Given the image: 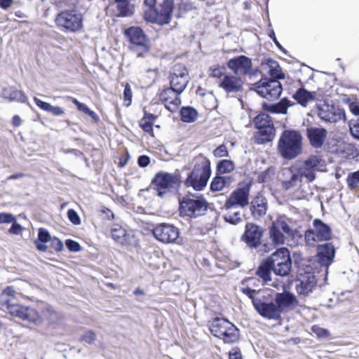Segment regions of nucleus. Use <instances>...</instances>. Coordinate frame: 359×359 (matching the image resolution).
Returning <instances> with one entry per match:
<instances>
[{
	"mask_svg": "<svg viewBox=\"0 0 359 359\" xmlns=\"http://www.w3.org/2000/svg\"><path fill=\"white\" fill-rule=\"evenodd\" d=\"M55 23L62 30L76 32L83 27V18L81 14L76 11L66 10L57 15Z\"/></svg>",
	"mask_w": 359,
	"mask_h": 359,
	"instance_id": "nucleus-9",
	"label": "nucleus"
},
{
	"mask_svg": "<svg viewBox=\"0 0 359 359\" xmlns=\"http://www.w3.org/2000/svg\"><path fill=\"white\" fill-rule=\"evenodd\" d=\"M253 123L258 131L255 134V139L258 144L271 142L275 137L276 129L271 116L266 113L257 115Z\"/></svg>",
	"mask_w": 359,
	"mask_h": 359,
	"instance_id": "nucleus-7",
	"label": "nucleus"
},
{
	"mask_svg": "<svg viewBox=\"0 0 359 359\" xmlns=\"http://www.w3.org/2000/svg\"><path fill=\"white\" fill-rule=\"evenodd\" d=\"M271 264L273 273L280 277H287L292 270V261L290 252L287 248L276 250L267 257Z\"/></svg>",
	"mask_w": 359,
	"mask_h": 359,
	"instance_id": "nucleus-6",
	"label": "nucleus"
},
{
	"mask_svg": "<svg viewBox=\"0 0 359 359\" xmlns=\"http://www.w3.org/2000/svg\"><path fill=\"white\" fill-rule=\"evenodd\" d=\"M123 97L125 102H128V103H125V105L128 107L130 105L132 102V90L129 84H126L123 90Z\"/></svg>",
	"mask_w": 359,
	"mask_h": 359,
	"instance_id": "nucleus-54",
	"label": "nucleus"
},
{
	"mask_svg": "<svg viewBox=\"0 0 359 359\" xmlns=\"http://www.w3.org/2000/svg\"><path fill=\"white\" fill-rule=\"evenodd\" d=\"M229 212L224 215L225 222L236 225L242 221L240 211H233V209H228Z\"/></svg>",
	"mask_w": 359,
	"mask_h": 359,
	"instance_id": "nucleus-41",
	"label": "nucleus"
},
{
	"mask_svg": "<svg viewBox=\"0 0 359 359\" xmlns=\"http://www.w3.org/2000/svg\"><path fill=\"white\" fill-rule=\"evenodd\" d=\"M4 304L12 316L34 324L41 323L40 316L35 309L11 303V299H6Z\"/></svg>",
	"mask_w": 359,
	"mask_h": 359,
	"instance_id": "nucleus-15",
	"label": "nucleus"
},
{
	"mask_svg": "<svg viewBox=\"0 0 359 359\" xmlns=\"http://www.w3.org/2000/svg\"><path fill=\"white\" fill-rule=\"evenodd\" d=\"M251 184H239L238 188L233 191L226 199L224 207L233 209L236 207L244 208L249 204V196Z\"/></svg>",
	"mask_w": 359,
	"mask_h": 359,
	"instance_id": "nucleus-13",
	"label": "nucleus"
},
{
	"mask_svg": "<svg viewBox=\"0 0 359 359\" xmlns=\"http://www.w3.org/2000/svg\"><path fill=\"white\" fill-rule=\"evenodd\" d=\"M50 239L51 236L48 230L43 228L39 229L36 241H41L42 243H48Z\"/></svg>",
	"mask_w": 359,
	"mask_h": 359,
	"instance_id": "nucleus-47",
	"label": "nucleus"
},
{
	"mask_svg": "<svg viewBox=\"0 0 359 359\" xmlns=\"http://www.w3.org/2000/svg\"><path fill=\"white\" fill-rule=\"evenodd\" d=\"M1 95L3 97L8 99L9 101H16L21 103H26L27 101L24 93L13 87L4 88Z\"/></svg>",
	"mask_w": 359,
	"mask_h": 359,
	"instance_id": "nucleus-35",
	"label": "nucleus"
},
{
	"mask_svg": "<svg viewBox=\"0 0 359 359\" xmlns=\"http://www.w3.org/2000/svg\"><path fill=\"white\" fill-rule=\"evenodd\" d=\"M15 294V291L14 290L13 287H11V286L6 287L2 292L1 298H2L3 304L5 305L4 301L6 299H11L12 302L13 301L12 298L14 297Z\"/></svg>",
	"mask_w": 359,
	"mask_h": 359,
	"instance_id": "nucleus-50",
	"label": "nucleus"
},
{
	"mask_svg": "<svg viewBox=\"0 0 359 359\" xmlns=\"http://www.w3.org/2000/svg\"><path fill=\"white\" fill-rule=\"evenodd\" d=\"M229 180L227 177H223L217 173V175L213 177L211 181L210 189L212 192L221 191L229 183Z\"/></svg>",
	"mask_w": 359,
	"mask_h": 359,
	"instance_id": "nucleus-38",
	"label": "nucleus"
},
{
	"mask_svg": "<svg viewBox=\"0 0 359 359\" xmlns=\"http://www.w3.org/2000/svg\"><path fill=\"white\" fill-rule=\"evenodd\" d=\"M178 91L172 88H165L159 95L160 100L165 107L170 112H175L181 104L180 95Z\"/></svg>",
	"mask_w": 359,
	"mask_h": 359,
	"instance_id": "nucleus-22",
	"label": "nucleus"
},
{
	"mask_svg": "<svg viewBox=\"0 0 359 359\" xmlns=\"http://www.w3.org/2000/svg\"><path fill=\"white\" fill-rule=\"evenodd\" d=\"M346 183L348 187L352 191H355L359 187V170L348 174Z\"/></svg>",
	"mask_w": 359,
	"mask_h": 359,
	"instance_id": "nucleus-40",
	"label": "nucleus"
},
{
	"mask_svg": "<svg viewBox=\"0 0 359 359\" xmlns=\"http://www.w3.org/2000/svg\"><path fill=\"white\" fill-rule=\"evenodd\" d=\"M15 217L9 212H0V223L1 224H11L15 222Z\"/></svg>",
	"mask_w": 359,
	"mask_h": 359,
	"instance_id": "nucleus-52",
	"label": "nucleus"
},
{
	"mask_svg": "<svg viewBox=\"0 0 359 359\" xmlns=\"http://www.w3.org/2000/svg\"><path fill=\"white\" fill-rule=\"evenodd\" d=\"M235 168L234 163L231 160L224 159L217 165V173L224 175L232 172Z\"/></svg>",
	"mask_w": 359,
	"mask_h": 359,
	"instance_id": "nucleus-39",
	"label": "nucleus"
},
{
	"mask_svg": "<svg viewBox=\"0 0 359 359\" xmlns=\"http://www.w3.org/2000/svg\"><path fill=\"white\" fill-rule=\"evenodd\" d=\"M229 359H243L241 349L237 347H233L229 353Z\"/></svg>",
	"mask_w": 359,
	"mask_h": 359,
	"instance_id": "nucleus-60",
	"label": "nucleus"
},
{
	"mask_svg": "<svg viewBox=\"0 0 359 359\" xmlns=\"http://www.w3.org/2000/svg\"><path fill=\"white\" fill-rule=\"evenodd\" d=\"M285 234L290 236L292 230L285 219L281 217L274 220L269 227V237L272 243L276 245L285 243Z\"/></svg>",
	"mask_w": 359,
	"mask_h": 359,
	"instance_id": "nucleus-18",
	"label": "nucleus"
},
{
	"mask_svg": "<svg viewBox=\"0 0 359 359\" xmlns=\"http://www.w3.org/2000/svg\"><path fill=\"white\" fill-rule=\"evenodd\" d=\"M198 116V111L192 107H183L180 109V117L184 123H193Z\"/></svg>",
	"mask_w": 359,
	"mask_h": 359,
	"instance_id": "nucleus-37",
	"label": "nucleus"
},
{
	"mask_svg": "<svg viewBox=\"0 0 359 359\" xmlns=\"http://www.w3.org/2000/svg\"><path fill=\"white\" fill-rule=\"evenodd\" d=\"M180 183L178 176L173 173L160 171L155 174L151 180V185L158 191V196L163 198L165 190H171L179 187Z\"/></svg>",
	"mask_w": 359,
	"mask_h": 359,
	"instance_id": "nucleus-11",
	"label": "nucleus"
},
{
	"mask_svg": "<svg viewBox=\"0 0 359 359\" xmlns=\"http://www.w3.org/2000/svg\"><path fill=\"white\" fill-rule=\"evenodd\" d=\"M267 64L269 66V74L271 79L262 76L261 79L253 83L250 89L255 91L263 98L276 100L280 96L283 92V87L279 79H284L285 74L276 61L269 59Z\"/></svg>",
	"mask_w": 359,
	"mask_h": 359,
	"instance_id": "nucleus-1",
	"label": "nucleus"
},
{
	"mask_svg": "<svg viewBox=\"0 0 359 359\" xmlns=\"http://www.w3.org/2000/svg\"><path fill=\"white\" fill-rule=\"evenodd\" d=\"M152 233L158 241L165 243H177L180 238V230L172 224L161 223L155 226Z\"/></svg>",
	"mask_w": 359,
	"mask_h": 359,
	"instance_id": "nucleus-16",
	"label": "nucleus"
},
{
	"mask_svg": "<svg viewBox=\"0 0 359 359\" xmlns=\"http://www.w3.org/2000/svg\"><path fill=\"white\" fill-rule=\"evenodd\" d=\"M269 36L270 39H271V40L273 41V43L276 44V46H277V48L281 51L283 52V53L286 54L287 53V50L282 46V45L279 43V41H278L276 36V34H275V32L273 29H271L270 31V32L269 33Z\"/></svg>",
	"mask_w": 359,
	"mask_h": 359,
	"instance_id": "nucleus-61",
	"label": "nucleus"
},
{
	"mask_svg": "<svg viewBox=\"0 0 359 359\" xmlns=\"http://www.w3.org/2000/svg\"><path fill=\"white\" fill-rule=\"evenodd\" d=\"M293 104L294 103L287 97H283L277 103H268L264 102L262 103V106L264 111L271 114H287L288 107Z\"/></svg>",
	"mask_w": 359,
	"mask_h": 359,
	"instance_id": "nucleus-29",
	"label": "nucleus"
},
{
	"mask_svg": "<svg viewBox=\"0 0 359 359\" xmlns=\"http://www.w3.org/2000/svg\"><path fill=\"white\" fill-rule=\"evenodd\" d=\"M294 283L298 294L308 296L315 288L317 279L313 272L299 269L294 280Z\"/></svg>",
	"mask_w": 359,
	"mask_h": 359,
	"instance_id": "nucleus-14",
	"label": "nucleus"
},
{
	"mask_svg": "<svg viewBox=\"0 0 359 359\" xmlns=\"http://www.w3.org/2000/svg\"><path fill=\"white\" fill-rule=\"evenodd\" d=\"M11 228L8 229V233L11 234L18 235L21 233L22 226L16 222H13Z\"/></svg>",
	"mask_w": 359,
	"mask_h": 359,
	"instance_id": "nucleus-59",
	"label": "nucleus"
},
{
	"mask_svg": "<svg viewBox=\"0 0 359 359\" xmlns=\"http://www.w3.org/2000/svg\"><path fill=\"white\" fill-rule=\"evenodd\" d=\"M211 173L210 161L206 157L200 156L188 174L184 185L196 191H202L207 186Z\"/></svg>",
	"mask_w": 359,
	"mask_h": 359,
	"instance_id": "nucleus-2",
	"label": "nucleus"
},
{
	"mask_svg": "<svg viewBox=\"0 0 359 359\" xmlns=\"http://www.w3.org/2000/svg\"><path fill=\"white\" fill-rule=\"evenodd\" d=\"M153 126L154 123L150 121H147V118H142L140 121V126L147 133H153Z\"/></svg>",
	"mask_w": 359,
	"mask_h": 359,
	"instance_id": "nucleus-51",
	"label": "nucleus"
},
{
	"mask_svg": "<svg viewBox=\"0 0 359 359\" xmlns=\"http://www.w3.org/2000/svg\"><path fill=\"white\" fill-rule=\"evenodd\" d=\"M318 115L319 118L326 122L337 123L340 120L346 119L345 111L334 104H329L327 102L318 104Z\"/></svg>",
	"mask_w": 359,
	"mask_h": 359,
	"instance_id": "nucleus-19",
	"label": "nucleus"
},
{
	"mask_svg": "<svg viewBox=\"0 0 359 359\" xmlns=\"http://www.w3.org/2000/svg\"><path fill=\"white\" fill-rule=\"evenodd\" d=\"M271 272H273L272 266L266 257L257 267L256 275L262 280L264 283L267 284L271 281Z\"/></svg>",
	"mask_w": 359,
	"mask_h": 359,
	"instance_id": "nucleus-33",
	"label": "nucleus"
},
{
	"mask_svg": "<svg viewBox=\"0 0 359 359\" xmlns=\"http://www.w3.org/2000/svg\"><path fill=\"white\" fill-rule=\"evenodd\" d=\"M301 176L297 172H292V175L288 180L282 182V187L285 190H289L290 189L296 187L298 183L301 182Z\"/></svg>",
	"mask_w": 359,
	"mask_h": 359,
	"instance_id": "nucleus-42",
	"label": "nucleus"
},
{
	"mask_svg": "<svg viewBox=\"0 0 359 359\" xmlns=\"http://www.w3.org/2000/svg\"><path fill=\"white\" fill-rule=\"evenodd\" d=\"M210 76L214 78H218L220 79V80L224 77V76L226 74H224L220 68L216 67V68H210Z\"/></svg>",
	"mask_w": 359,
	"mask_h": 359,
	"instance_id": "nucleus-62",
	"label": "nucleus"
},
{
	"mask_svg": "<svg viewBox=\"0 0 359 359\" xmlns=\"http://www.w3.org/2000/svg\"><path fill=\"white\" fill-rule=\"evenodd\" d=\"M174 10L173 0H163L158 8L144 13L147 21L163 26L170 22Z\"/></svg>",
	"mask_w": 359,
	"mask_h": 359,
	"instance_id": "nucleus-8",
	"label": "nucleus"
},
{
	"mask_svg": "<svg viewBox=\"0 0 359 359\" xmlns=\"http://www.w3.org/2000/svg\"><path fill=\"white\" fill-rule=\"evenodd\" d=\"M335 248L331 243L318 245L317 256L319 264L323 266H329L334 258Z\"/></svg>",
	"mask_w": 359,
	"mask_h": 359,
	"instance_id": "nucleus-26",
	"label": "nucleus"
},
{
	"mask_svg": "<svg viewBox=\"0 0 359 359\" xmlns=\"http://www.w3.org/2000/svg\"><path fill=\"white\" fill-rule=\"evenodd\" d=\"M312 331L318 338L320 339H327L330 337V332L328 330L317 325L312 327Z\"/></svg>",
	"mask_w": 359,
	"mask_h": 359,
	"instance_id": "nucleus-45",
	"label": "nucleus"
},
{
	"mask_svg": "<svg viewBox=\"0 0 359 359\" xmlns=\"http://www.w3.org/2000/svg\"><path fill=\"white\" fill-rule=\"evenodd\" d=\"M41 321L46 320L49 324L59 325L62 320V313L56 311L50 305H46L41 311Z\"/></svg>",
	"mask_w": 359,
	"mask_h": 359,
	"instance_id": "nucleus-32",
	"label": "nucleus"
},
{
	"mask_svg": "<svg viewBox=\"0 0 359 359\" xmlns=\"http://www.w3.org/2000/svg\"><path fill=\"white\" fill-rule=\"evenodd\" d=\"M124 36L130 43V49L137 57H145L150 50L149 40L140 27H130L123 32Z\"/></svg>",
	"mask_w": 359,
	"mask_h": 359,
	"instance_id": "nucleus-5",
	"label": "nucleus"
},
{
	"mask_svg": "<svg viewBox=\"0 0 359 359\" xmlns=\"http://www.w3.org/2000/svg\"><path fill=\"white\" fill-rule=\"evenodd\" d=\"M67 217L69 220L74 225L81 224V218L79 214L74 209H69L67 211Z\"/></svg>",
	"mask_w": 359,
	"mask_h": 359,
	"instance_id": "nucleus-48",
	"label": "nucleus"
},
{
	"mask_svg": "<svg viewBox=\"0 0 359 359\" xmlns=\"http://www.w3.org/2000/svg\"><path fill=\"white\" fill-rule=\"evenodd\" d=\"M313 229H308L305 233V240L309 245L316 241H327L332 238L330 226L320 219L313 222Z\"/></svg>",
	"mask_w": 359,
	"mask_h": 359,
	"instance_id": "nucleus-12",
	"label": "nucleus"
},
{
	"mask_svg": "<svg viewBox=\"0 0 359 359\" xmlns=\"http://www.w3.org/2000/svg\"><path fill=\"white\" fill-rule=\"evenodd\" d=\"M263 235L262 228L253 223H247L241 240L250 248H257L261 243Z\"/></svg>",
	"mask_w": 359,
	"mask_h": 359,
	"instance_id": "nucleus-20",
	"label": "nucleus"
},
{
	"mask_svg": "<svg viewBox=\"0 0 359 359\" xmlns=\"http://www.w3.org/2000/svg\"><path fill=\"white\" fill-rule=\"evenodd\" d=\"M241 290L244 294H245L247 297H248L251 299L252 303L254 306H255V302H259L260 300L259 299L255 297V294L258 292L257 290H256L255 289H252L250 287H248V285L246 287H243V286L241 287Z\"/></svg>",
	"mask_w": 359,
	"mask_h": 359,
	"instance_id": "nucleus-44",
	"label": "nucleus"
},
{
	"mask_svg": "<svg viewBox=\"0 0 359 359\" xmlns=\"http://www.w3.org/2000/svg\"><path fill=\"white\" fill-rule=\"evenodd\" d=\"M180 215L196 218L205 215L209 203L203 194H188L179 201Z\"/></svg>",
	"mask_w": 359,
	"mask_h": 359,
	"instance_id": "nucleus-4",
	"label": "nucleus"
},
{
	"mask_svg": "<svg viewBox=\"0 0 359 359\" xmlns=\"http://www.w3.org/2000/svg\"><path fill=\"white\" fill-rule=\"evenodd\" d=\"M255 309L262 317L270 320H278L280 318V309L273 302H264L261 299L255 302Z\"/></svg>",
	"mask_w": 359,
	"mask_h": 359,
	"instance_id": "nucleus-24",
	"label": "nucleus"
},
{
	"mask_svg": "<svg viewBox=\"0 0 359 359\" xmlns=\"http://www.w3.org/2000/svg\"><path fill=\"white\" fill-rule=\"evenodd\" d=\"M252 64L251 58L244 55H241L231 58L226 65L228 68L236 75L246 76L247 74L250 73Z\"/></svg>",
	"mask_w": 359,
	"mask_h": 359,
	"instance_id": "nucleus-21",
	"label": "nucleus"
},
{
	"mask_svg": "<svg viewBox=\"0 0 359 359\" xmlns=\"http://www.w3.org/2000/svg\"><path fill=\"white\" fill-rule=\"evenodd\" d=\"M277 307L280 313L285 309L293 308L297 305L298 301L294 294L290 292L277 293L275 298Z\"/></svg>",
	"mask_w": 359,
	"mask_h": 359,
	"instance_id": "nucleus-28",
	"label": "nucleus"
},
{
	"mask_svg": "<svg viewBox=\"0 0 359 359\" xmlns=\"http://www.w3.org/2000/svg\"><path fill=\"white\" fill-rule=\"evenodd\" d=\"M316 93L307 90L302 87L298 88L293 94L292 97L302 107H306L310 102L316 99Z\"/></svg>",
	"mask_w": 359,
	"mask_h": 359,
	"instance_id": "nucleus-31",
	"label": "nucleus"
},
{
	"mask_svg": "<svg viewBox=\"0 0 359 359\" xmlns=\"http://www.w3.org/2000/svg\"><path fill=\"white\" fill-rule=\"evenodd\" d=\"M239 337V330L232 323L229 322V326H226L219 339H222L224 343H234L238 340Z\"/></svg>",
	"mask_w": 359,
	"mask_h": 359,
	"instance_id": "nucleus-36",
	"label": "nucleus"
},
{
	"mask_svg": "<svg viewBox=\"0 0 359 359\" xmlns=\"http://www.w3.org/2000/svg\"><path fill=\"white\" fill-rule=\"evenodd\" d=\"M267 209V201L262 195L256 196L250 203V210L254 219H259L265 215Z\"/></svg>",
	"mask_w": 359,
	"mask_h": 359,
	"instance_id": "nucleus-27",
	"label": "nucleus"
},
{
	"mask_svg": "<svg viewBox=\"0 0 359 359\" xmlns=\"http://www.w3.org/2000/svg\"><path fill=\"white\" fill-rule=\"evenodd\" d=\"M213 154L216 157H224L228 156L229 152L226 147L224 144H221L217 147L214 151Z\"/></svg>",
	"mask_w": 359,
	"mask_h": 359,
	"instance_id": "nucleus-55",
	"label": "nucleus"
},
{
	"mask_svg": "<svg viewBox=\"0 0 359 359\" xmlns=\"http://www.w3.org/2000/svg\"><path fill=\"white\" fill-rule=\"evenodd\" d=\"M348 126L351 135L355 139L359 140V117L356 119H351L348 122Z\"/></svg>",
	"mask_w": 359,
	"mask_h": 359,
	"instance_id": "nucleus-43",
	"label": "nucleus"
},
{
	"mask_svg": "<svg viewBox=\"0 0 359 359\" xmlns=\"http://www.w3.org/2000/svg\"><path fill=\"white\" fill-rule=\"evenodd\" d=\"M188 70L184 65L176 64L170 72V87L182 93L189 83Z\"/></svg>",
	"mask_w": 359,
	"mask_h": 359,
	"instance_id": "nucleus-17",
	"label": "nucleus"
},
{
	"mask_svg": "<svg viewBox=\"0 0 359 359\" xmlns=\"http://www.w3.org/2000/svg\"><path fill=\"white\" fill-rule=\"evenodd\" d=\"M111 238L121 245H128L130 243V236L122 226L114 224L111 228Z\"/></svg>",
	"mask_w": 359,
	"mask_h": 359,
	"instance_id": "nucleus-30",
	"label": "nucleus"
},
{
	"mask_svg": "<svg viewBox=\"0 0 359 359\" xmlns=\"http://www.w3.org/2000/svg\"><path fill=\"white\" fill-rule=\"evenodd\" d=\"M34 101L35 104L42 110L45 111H49L51 104L41 100L40 99L37 98L36 97H34Z\"/></svg>",
	"mask_w": 359,
	"mask_h": 359,
	"instance_id": "nucleus-58",
	"label": "nucleus"
},
{
	"mask_svg": "<svg viewBox=\"0 0 359 359\" xmlns=\"http://www.w3.org/2000/svg\"><path fill=\"white\" fill-rule=\"evenodd\" d=\"M96 339L95 333L92 330L86 332L80 338L81 341H84L87 344L93 343Z\"/></svg>",
	"mask_w": 359,
	"mask_h": 359,
	"instance_id": "nucleus-49",
	"label": "nucleus"
},
{
	"mask_svg": "<svg viewBox=\"0 0 359 359\" xmlns=\"http://www.w3.org/2000/svg\"><path fill=\"white\" fill-rule=\"evenodd\" d=\"M117 10L119 12V15L121 17H127L130 15L128 1L117 4Z\"/></svg>",
	"mask_w": 359,
	"mask_h": 359,
	"instance_id": "nucleus-46",
	"label": "nucleus"
},
{
	"mask_svg": "<svg viewBox=\"0 0 359 359\" xmlns=\"http://www.w3.org/2000/svg\"><path fill=\"white\" fill-rule=\"evenodd\" d=\"M48 112H50L55 116H60L64 114V109L60 107L51 105Z\"/></svg>",
	"mask_w": 359,
	"mask_h": 359,
	"instance_id": "nucleus-64",
	"label": "nucleus"
},
{
	"mask_svg": "<svg viewBox=\"0 0 359 359\" xmlns=\"http://www.w3.org/2000/svg\"><path fill=\"white\" fill-rule=\"evenodd\" d=\"M306 137L310 144L316 149L321 148L325 143L327 132L323 128L308 127L306 128Z\"/></svg>",
	"mask_w": 359,
	"mask_h": 359,
	"instance_id": "nucleus-25",
	"label": "nucleus"
},
{
	"mask_svg": "<svg viewBox=\"0 0 359 359\" xmlns=\"http://www.w3.org/2000/svg\"><path fill=\"white\" fill-rule=\"evenodd\" d=\"M243 81L241 77L226 74L221 79L219 86L227 94L237 93L243 90Z\"/></svg>",
	"mask_w": 359,
	"mask_h": 359,
	"instance_id": "nucleus-23",
	"label": "nucleus"
},
{
	"mask_svg": "<svg viewBox=\"0 0 359 359\" xmlns=\"http://www.w3.org/2000/svg\"><path fill=\"white\" fill-rule=\"evenodd\" d=\"M65 245L70 252H79L81 250L80 244L72 239H67L65 241Z\"/></svg>",
	"mask_w": 359,
	"mask_h": 359,
	"instance_id": "nucleus-53",
	"label": "nucleus"
},
{
	"mask_svg": "<svg viewBox=\"0 0 359 359\" xmlns=\"http://www.w3.org/2000/svg\"><path fill=\"white\" fill-rule=\"evenodd\" d=\"M50 246L56 252H60L63 249V243L60 239L56 237L51 238L50 240Z\"/></svg>",
	"mask_w": 359,
	"mask_h": 359,
	"instance_id": "nucleus-56",
	"label": "nucleus"
},
{
	"mask_svg": "<svg viewBox=\"0 0 359 359\" xmlns=\"http://www.w3.org/2000/svg\"><path fill=\"white\" fill-rule=\"evenodd\" d=\"M150 163V158L147 155H141L137 158V164L141 168H145Z\"/></svg>",
	"mask_w": 359,
	"mask_h": 359,
	"instance_id": "nucleus-63",
	"label": "nucleus"
},
{
	"mask_svg": "<svg viewBox=\"0 0 359 359\" xmlns=\"http://www.w3.org/2000/svg\"><path fill=\"white\" fill-rule=\"evenodd\" d=\"M323 167H325V162L319 155H311L296 165L301 177H304L309 182H313L316 179V172L322 170Z\"/></svg>",
	"mask_w": 359,
	"mask_h": 359,
	"instance_id": "nucleus-10",
	"label": "nucleus"
},
{
	"mask_svg": "<svg viewBox=\"0 0 359 359\" xmlns=\"http://www.w3.org/2000/svg\"><path fill=\"white\" fill-rule=\"evenodd\" d=\"M271 168H269L264 172H261L258 176V181L261 183H264L271 179Z\"/></svg>",
	"mask_w": 359,
	"mask_h": 359,
	"instance_id": "nucleus-57",
	"label": "nucleus"
},
{
	"mask_svg": "<svg viewBox=\"0 0 359 359\" xmlns=\"http://www.w3.org/2000/svg\"><path fill=\"white\" fill-rule=\"evenodd\" d=\"M229 322L230 321L225 318H213L210 322V331L211 334L217 338H220L225 328H226V326H229Z\"/></svg>",
	"mask_w": 359,
	"mask_h": 359,
	"instance_id": "nucleus-34",
	"label": "nucleus"
},
{
	"mask_svg": "<svg viewBox=\"0 0 359 359\" xmlns=\"http://www.w3.org/2000/svg\"><path fill=\"white\" fill-rule=\"evenodd\" d=\"M278 149L285 159H294L302 151V136L298 130H285L278 140Z\"/></svg>",
	"mask_w": 359,
	"mask_h": 359,
	"instance_id": "nucleus-3",
	"label": "nucleus"
}]
</instances>
